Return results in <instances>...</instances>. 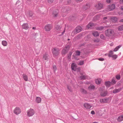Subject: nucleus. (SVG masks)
Masks as SVG:
<instances>
[{
	"label": "nucleus",
	"instance_id": "f257e3e1",
	"mask_svg": "<svg viewBox=\"0 0 123 123\" xmlns=\"http://www.w3.org/2000/svg\"><path fill=\"white\" fill-rule=\"evenodd\" d=\"M105 34L106 36L108 37L114 36L116 35L114 31L110 29L105 31Z\"/></svg>",
	"mask_w": 123,
	"mask_h": 123
},
{
	"label": "nucleus",
	"instance_id": "f03ea898",
	"mask_svg": "<svg viewBox=\"0 0 123 123\" xmlns=\"http://www.w3.org/2000/svg\"><path fill=\"white\" fill-rule=\"evenodd\" d=\"M27 116L28 117H31L34 115L35 113L34 110L32 109H30L27 111Z\"/></svg>",
	"mask_w": 123,
	"mask_h": 123
},
{
	"label": "nucleus",
	"instance_id": "7ed1b4c3",
	"mask_svg": "<svg viewBox=\"0 0 123 123\" xmlns=\"http://www.w3.org/2000/svg\"><path fill=\"white\" fill-rule=\"evenodd\" d=\"M59 49L57 48H55L53 49L52 52L53 56H57L60 53Z\"/></svg>",
	"mask_w": 123,
	"mask_h": 123
},
{
	"label": "nucleus",
	"instance_id": "20e7f679",
	"mask_svg": "<svg viewBox=\"0 0 123 123\" xmlns=\"http://www.w3.org/2000/svg\"><path fill=\"white\" fill-rule=\"evenodd\" d=\"M70 48V46L67 45L63 49L62 51V55H65L68 52Z\"/></svg>",
	"mask_w": 123,
	"mask_h": 123
},
{
	"label": "nucleus",
	"instance_id": "39448f33",
	"mask_svg": "<svg viewBox=\"0 0 123 123\" xmlns=\"http://www.w3.org/2000/svg\"><path fill=\"white\" fill-rule=\"evenodd\" d=\"M52 28V25L50 24H47L44 27V30L46 31H50Z\"/></svg>",
	"mask_w": 123,
	"mask_h": 123
},
{
	"label": "nucleus",
	"instance_id": "423d86ee",
	"mask_svg": "<svg viewBox=\"0 0 123 123\" xmlns=\"http://www.w3.org/2000/svg\"><path fill=\"white\" fill-rule=\"evenodd\" d=\"M113 51H109L108 56L110 57H112L113 59L115 60L117 58L118 56L116 54L113 55Z\"/></svg>",
	"mask_w": 123,
	"mask_h": 123
},
{
	"label": "nucleus",
	"instance_id": "0eeeda50",
	"mask_svg": "<svg viewBox=\"0 0 123 123\" xmlns=\"http://www.w3.org/2000/svg\"><path fill=\"white\" fill-rule=\"evenodd\" d=\"M13 112L15 114L18 115L21 113V111L19 107H17L14 109Z\"/></svg>",
	"mask_w": 123,
	"mask_h": 123
},
{
	"label": "nucleus",
	"instance_id": "6e6552de",
	"mask_svg": "<svg viewBox=\"0 0 123 123\" xmlns=\"http://www.w3.org/2000/svg\"><path fill=\"white\" fill-rule=\"evenodd\" d=\"M109 100V98H105L104 99H100L99 100V101L102 103H108Z\"/></svg>",
	"mask_w": 123,
	"mask_h": 123
},
{
	"label": "nucleus",
	"instance_id": "1a4fd4ad",
	"mask_svg": "<svg viewBox=\"0 0 123 123\" xmlns=\"http://www.w3.org/2000/svg\"><path fill=\"white\" fill-rule=\"evenodd\" d=\"M83 106L85 108L87 109H89L92 107L91 105L88 103H84L83 105Z\"/></svg>",
	"mask_w": 123,
	"mask_h": 123
},
{
	"label": "nucleus",
	"instance_id": "9d476101",
	"mask_svg": "<svg viewBox=\"0 0 123 123\" xmlns=\"http://www.w3.org/2000/svg\"><path fill=\"white\" fill-rule=\"evenodd\" d=\"M95 6L97 9L100 10L103 7V5L100 3H98L96 4Z\"/></svg>",
	"mask_w": 123,
	"mask_h": 123
},
{
	"label": "nucleus",
	"instance_id": "9b49d317",
	"mask_svg": "<svg viewBox=\"0 0 123 123\" xmlns=\"http://www.w3.org/2000/svg\"><path fill=\"white\" fill-rule=\"evenodd\" d=\"M115 8V5L112 4L111 5L108 6L107 7V9L109 11H111L114 9Z\"/></svg>",
	"mask_w": 123,
	"mask_h": 123
},
{
	"label": "nucleus",
	"instance_id": "f8f14e48",
	"mask_svg": "<svg viewBox=\"0 0 123 123\" xmlns=\"http://www.w3.org/2000/svg\"><path fill=\"white\" fill-rule=\"evenodd\" d=\"M22 27L23 29L25 30L28 29L29 28L28 24L27 23L23 24L22 25Z\"/></svg>",
	"mask_w": 123,
	"mask_h": 123
},
{
	"label": "nucleus",
	"instance_id": "ddd939ff",
	"mask_svg": "<svg viewBox=\"0 0 123 123\" xmlns=\"http://www.w3.org/2000/svg\"><path fill=\"white\" fill-rule=\"evenodd\" d=\"M48 59V54H45L43 56L42 60L43 61H47Z\"/></svg>",
	"mask_w": 123,
	"mask_h": 123
},
{
	"label": "nucleus",
	"instance_id": "4468645a",
	"mask_svg": "<svg viewBox=\"0 0 123 123\" xmlns=\"http://www.w3.org/2000/svg\"><path fill=\"white\" fill-rule=\"evenodd\" d=\"M76 68L77 65L75 63H74L72 64L71 68L72 70L76 71Z\"/></svg>",
	"mask_w": 123,
	"mask_h": 123
},
{
	"label": "nucleus",
	"instance_id": "2eb2a0df",
	"mask_svg": "<svg viewBox=\"0 0 123 123\" xmlns=\"http://www.w3.org/2000/svg\"><path fill=\"white\" fill-rule=\"evenodd\" d=\"M94 24L92 23H89L87 26V29H89V28H91L93 26L95 25Z\"/></svg>",
	"mask_w": 123,
	"mask_h": 123
},
{
	"label": "nucleus",
	"instance_id": "dca6fc26",
	"mask_svg": "<svg viewBox=\"0 0 123 123\" xmlns=\"http://www.w3.org/2000/svg\"><path fill=\"white\" fill-rule=\"evenodd\" d=\"M117 121L118 122H121L123 120V114L119 116L117 118Z\"/></svg>",
	"mask_w": 123,
	"mask_h": 123
},
{
	"label": "nucleus",
	"instance_id": "f3484780",
	"mask_svg": "<svg viewBox=\"0 0 123 123\" xmlns=\"http://www.w3.org/2000/svg\"><path fill=\"white\" fill-rule=\"evenodd\" d=\"M92 34L94 36L96 37L98 36L99 35L98 32L96 31H92Z\"/></svg>",
	"mask_w": 123,
	"mask_h": 123
},
{
	"label": "nucleus",
	"instance_id": "a211bd4d",
	"mask_svg": "<svg viewBox=\"0 0 123 123\" xmlns=\"http://www.w3.org/2000/svg\"><path fill=\"white\" fill-rule=\"evenodd\" d=\"M81 29L82 28L81 27L78 26L76 27L75 29V30L78 33L81 31Z\"/></svg>",
	"mask_w": 123,
	"mask_h": 123
},
{
	"label": "nucleus",
	"instance_id": "6ab92c4d",
	"mask_svg": "<svg viewBox=\"0 0 123 123\" xmlns=\"http://www.w3.org/2000/svg\"><path fill=\"white\" fill-rule=\"evenodd\" d=\"M58 11H53V17H56L58 16Z\"/></svg>",
	"mask_w": 123,
	"mask_h": 123
},
{
	"label": "nucleus",
	"instance_id": "aec40b11",
	"mask_svg": "<svg viewBox=\"0 0 123 123\" xmlns=\"http://www.w3.org/2000/svg\"><path fill=\"white\" fill-rule=\"evenodd\" d=\"M110 19L111 21L114 22H116L117 20V18L113 17H111Z\"/></svg>",
	"mask_w": 123,
	"mask_h": 123
},
{
	"label": "nucleus",
	"instance_id": "412c9836",
	"mask_svg": "<svg viewBox=\"0 0 123 123\" xmlns=\"http://www.w3.org/2000/svg\"><path fill=\"white\" fill-rule=\"evenodd\" d=\"M112 84V83L110 81H107L105 83V85L107 87H109L111 86Z\"/></svg>",
	"mask_w": 123,
	"mask_h": 123
},
{
	"label": "nucleus",
	"instance_id": "4be33fe9",
	"mask_svg": "<svg viewBox=\"0 0 123 123\" xmlns=\"http://www.w3.org/2000/svg\"><path fill=\"white\" fill-rule=\"evenodd\" d=\"M96 83L97 84H100L101 81V79L98 78L96 79L95 80Z\"/></svg>",
	"mask_w": 123,
	"mask_h": 123
},
{
	"label": "nucleus",
	"instance_id": "5701e85b",
	"mask_svg": "<svg viewBox=\"0 0 123 123\" xmlns=\"http://www.w3.org/2000/svg\"><path fill=\"white\" fill-rule=\"evenodd\" d=\"M36 102L38 103H40L41 101V98L39 97H37L36 98Z\"/></svg>",
	"mask_w": 123,
	"mask_h": 123
},
{
	"label": "nucleus",
	"instance_id": "b1692460",
	"mask_svg": "<svg viewBox=\"0 0 123 123\" xmlns=\"http://www.w3.org/2000/svg\"><path fill=\"white\" fill-rule=\"evenodd\" d=\"M1 43L2 45L4 46H7L8 44L7 42L5 40L2 41Z\"/></svg>",
	"mask_w": 123,
	"mask_h": 123
},
{
	"label": "nucleus",
	"instance_id": "393cba45",
	"mask_svg": "<svg viewBox=\"0 0 123 123\" xmlns=\"http://www.w3.org/2000/svg\"><path fill=\"white\" fill-rule=\"evenodd\" d=\"M67 87L68 90L71 92H72L73 89L72 86L70 85H68L67 86Z\"/></svg>",
	"mask_w": 123,
	"mask_h": 123
},
{
	"label": "nucleus",
	"instance_id": "a878e982",
	"mask_svg": "<svg viewBox=\"0 0 123 123\" xmlns=\"http://www.w3.org/2000/svg\"><path fill=\"white\" fill-rule=\"evenodd\" d=\"M108 94L107 91L102 92L101 93V95L102 96H106Z\"/></svg>",
	"mask_w": 123,
	"mask_h": 123
},
{
	"label": "nucleus",
	"instance_id": "bb28decb",
	"mask_svg": "<svg viewBox=\"0 0 123 123\" xmlns=\"http://www.w3.org/2000/svg\"><path fill=\"white\" fill-rule=\"evenodd\" d=\"M95 88V86L93 85H90L88 87V89L90 90L94 89Z\"/></svg>",
	"mask_w": 123,
	"mask_h": 123
},
{
	"label": "nucleus",
	"instance_id": "cd10ccee",
	"mask_svg": "<svg viewBox=\"0 0 123 123\" xmlns=\"http://www.w3.org/2000/svg\"><path fill=\"white\" fill-rule=\"evenodd\" d=\"M23 78L25 81H28V76L24 74L23 75Z\"/></svg>",
	"mask_w": 123,
	"mask_h": 123
},
{
	"label": "nucleus",
	"instance_id": "c85d7f7f",
	"mask_svg": "<svg viewBox=\"0 0 123 123\" xmlns=\"http://www.w3.org/2000/svg\"><path fill=\"white\" fill-rule=\"evenodd\" d=\"M121 88H119L118 89H116L113 90V93H116L120 92L121 90Z\"/></svg>",
	"mask_w": 123,
	"mask_h": 123
},
{
	"label": "nucleus",
	"instance_id": "c756f323",
	"mask_svg": "<svg viewBox=\"0 0 123 123\" xmlns=\"http://www.w3.org/2000/svg\"><path fill=\"white\" fill-rule=\"evenodd\" d=\"M80 92L82 93L86 94L87 93V91L84 89H81L80 90Z\"/></svg>",
	"mask_w": 123,
	"mask_h": 123
},
{
	"label": "nucleus",
	"instance_id": "7c9ffc66",
	"mask_svg": "<svg viewBox=\"0 0 123 123\" xmlns=\"http://www.w3.org/2000/svg\"><path fill=\"white\" fill-rule=\"evenodd\" d=\"M61 27H62L61 26L57 25L55 27V29L57 30L60 31L61 29Z\"/></svg>",
	"mask_w": 123,
	"mask_h": 123
},
{
	"label": "nucleus",
	"instance_id": "2f4dec72",
	"mask_svg": "<svg viewBox=\"0 0 123 123\" xmlns=\"http://www.w3.org/2000/svg\"><path fill=\"white\" fill-rule=\"evenodd\" d=\"M80 52L79 50L76 51L74 53V54L75 55H80Z\"/></svg>",
	"mask_w": 123,
	"mask_h": 123
},
{
	"label": "nucleus",
	"instance_id": "473e14b6",
	"mask_svg": "<svg viewBox=\"0 0 123 123\" xmlns=\"http://www.w3.org/2000/svg\"><path fill=\"white\" fill-rule=\"evenodd\" d=\"M121 47V46L120 45L117 47H116L114 49V51L116 52Z\"/></svg>",
	"mask_w": 123,
	"mask_h": 123
},
{
	"label": "nucleus",
	"instance_id": "72a5a7b5",
	"mask_svg": "<svg viewBox=\"0 0 123 123\" xmlns=\"http://www.w3.org/2000/svg\"><path fill=\"white\" fill-rule=\"evenodd\" d=\"M77 33L75 30H74L72 31L71 33V35L72 36H74V35Z\"/></svg>",
	"mask_w": 123,
	"mask_h": 123
},
{
	"label": "nucleus",
	"instance_id": "f704fd0d",
	"mask_svg": "<svg viewBox=\"0 0 123 123\" xmlns=\"http://www.w3.org/2000/svg\"><path fill=\"white\" fill-rule=\"evenodd\" d=\"M118 29L119 31L123 30V25L118 26Z\"/></svg>",
	"mask_w": 123,
	"mask_h": 123
},
{
	"label": "nucleus",
	"instance_id": "c9c22d12",
	"mask_svg": "<svg viewBox=\"0 0 123 123\" xmlns=\"http://www.w3.org/2000/svg\"><path fill=\"white\" fill-rule=\"evenodd\" d=\"M104 28V27L102 26H101L98 27L96 29L98 30L101 31Z\"/></svg>",
	"mask_w": 123,
	"mask_h": 123
},
{
	"label": "nucleus",
	"instance_id": "e433bc0d",
	"mask_svg": "<svg viewBox=\"0 0 123 123\" xmlns=\"http://www.w3.org/2000/svg\"><path fill=\"white\" fill-rule=\"evenodd\" d=\"M72 53L71 52H70L68 54V55H67V58H68V59H70L71 58V56L72 54Z\"/></svg>",
	"mask_w": 123,
	"mask_h": 123
},
{
	"label": "nucleus",
	"instance_id": "4c0bfd02",
	"mask_svg": "<svg viewBox=\"0 0 123 123\" xmlns=\"http://www.w3.org/2000/svg\"><path fill=\"white\" fill-rule=\"evenodd\" d=\"M86 76L85 75H82L80 77V79H84L86 78Z\"/></svg>",
	"mask_w": 123,
	"mask_h": 123
},
{
	"label": "nucleus",
	"instance_id": "58836bf2",
	"mask_svg": "<svg viewBox=\"0 0 123 123\" xmlns=\"http://www.w3.org/2000/svg\"><path fill=\"white\" fill-rule=\"evenodd\" d=\"M84 64V61H80L78 63V64L79 65H82Z\"/></svg>",
	"mask_w": 123,
	"mask_h": 123
},
{
	"label": "nucleus",
	"instance_id": "ea45409f",
	"mask_svg": "<svg viewBox=\"0 0 123 123\" xmlns=\"http://www.w3.org/2000/svg\"><path fill=\"white\" fill-rule=\"evenodd\" d=\"M27 15L28 17H30L32 16V14L31 13L29 12L27 14Z\"/></svg>",
	"mask_w": 123,
	"mask_h": 123
},
{
	"label": "nucleus",
	"instance_id": "a19ab883",
	"mask_svg": "<svg viewBox=\"0 0 123 123\" xmlns=\"http://www.w3.org/2000/svg\"><path fill=\"white\" fill-rule=\"evenodd\" d=\"M100 38L101 39H105V37L104 35L103 34H101L100 35Z\"/></svg>",
	"mask_w": 123,
	"mask_h": 123
},
{
	"label": "nucleus",
	"instance_id": "79ce46f5",
	"mask_svg": "<svg viewBox=\"0 0 123 123\" xmlns=\"http://www.w3.org/2000/svg\"><path fill=\"white\" fill-rule=\"evenodd\" d=\"M53 69L54 72H55V71L56 70V66H53Z\"/></svg>",
	"mask_w": 123,
	"mask_h": 123
},
{
	"label": "nucleus",
	"instance_id": "37998d69",
	"mask_svg": "<svg viewBox=\"0 0 123 123\" xmlns=\"http://www.w3.org/2000/svg\"><path fill=\"white\" fill-rule=\"evenodd\" d=\"M93 41H94L95 42L97 43L99 42V40L98 39H94L93 40Z\"/></svg>",
	"mask_w": 123,
	"mask_h": 123
},
{
	"label": "nucleus",
	"instance_id": "c03bdc74",
	"mask_svg": "<svg viewBox=\"0 0 123 123\" xmlns=\"http://www.w3.org/2000/svg\"><path fill=\"white\" fill-rule=\"evenodd\" d=\"M114 78L112 79V82H111L112 83V84H114L116 83V82L115 80H114Z\"/></svg>",
	"mask_w": 123,
	"mask_h": 123
},
{
	"label": "nucleus",
	"instance_id": "a18cd8bd",
	"mask_svg": "<svg viewBox=\"0 0 123 123\" xmlns=\"http://www.w3.org/2000/svg\"><path fill=\"white\" fill-rule=\"evenodd\" d=\"M116 78L117 80H119L120 78V76L119 75H117L116 77Z\"/></svg>",
	"mask_w": 123,
	"mask_h": 123
},
{
	"label": "nucleus",
	"instance_id": "49530a36",
	"mask_svg": "<svg viewBox=\"0 0 123 123\" xmlns=\"http://www.w3.org/2000/svg\"><path fill=\"white\" fill-rule=\"evenodd\" d=\"M108 18V19H109V18L108 17L107 18V17H104L103 18V19L104 20V22H105V20L107 19V18Z\"/></svg>",
	"mask_w": 123,
	"mask_h": 123
},
{
	"label": "nucleus",
	"instance_id": "de8ad7c7",
	"mask_svg": "<svg viewBox=\"0 0 123 123\" xmlns=\"http://www.w3.org/2000/svg\"><path fill=\"white\" fill-rule=\"evenodd\" d=\"M54 0H48V2L49 3H51Z\"/></svg>",
	"mask_w": 123,
	"mask_h": 123
},
{
	"label": "nucleus",
	"instance_id": "09e8293b",
	"mask_svg": "<svg viewBox=\"0 0 123 123\" xmlns=\"http://www.w3.org/2000/svg\"><path fill=\"white\" fill-rule=\"evenodd\" d=\"M98 60L100 61H104V59L103 58H99L98 59Z\"/></svg>",
	"mask_w": 123,
	"mask_h": 123
},
{
	"label": "nucleus",
	"instance_id": "8fccbe9b",
	"mask_svg": "<svg viewBox=\"0 0 123 123\" xmlns=\"http://www.w3.org/2000/svg\"><path fill=\"white\" fill-rule=\"evenodd\" d=\"M91 113L92 114H95V112L94 111H91Z\"/></svg>",
	"mask_w": 123,
	"mask_h": 123
},
{
	"label": "nucleus",
	"instance_id": "3c124183",
	"mask_svg": "<svg viewBox=\"0 0 123 123\" xmlns=\"http://www.w3.org/2000/svg\"><path fill=\"white\" fill-rule=\"evenodd\" d=\"M106 2L108 3H110L111 1V0H106Z\"/></svg>",
	"mask_w": 123,
	"mask_h": 123
},
{
	"label": "nucleus",
	"instance_id": "603ef678",
	"mask_svg": "<svg viewBox=\"0 0 123 123\" xmlns=\"http://www.w3.org/2000/svg\"><path fill=\"white\" fill-rule=\"evenodd\" d=\"M120 2L121 4H123V0H120Z\"/></svg>",
	"mask_w": 123,
	"mask_h": 123
},
{
	"label": "nucleus",
	"instance_id": "864d4df0",
	"mask_svg": "<svg viewBox=\"0 0 123 123\" xmlns=\"http://www.w3.org/2000/svg\"><path fill=\"white\" fill-rule=\"evenodd\" d=\"M32 29L33 30H36V28L35 27H34L32 28Z\"/></svg>",
	"mask_w": 123,
	"mask_h": 123
},
{
	"label": "nucleus",
	"instance_id": "5fc2aeb1",
	"mask_svg": "<svg viewBox=\"0 0 123 123\" xmlns=\"http://www.w3.org/2000/svg\"><path fill=\"white\" fill-rule=\"evenodd\" d=\"M120 22H123V19L120 20Z\"/></svg>",
	"mask_w": 123,
	"mask_h": 123
},
{
	"label": "nucleus",
	"instance_id": "6e6d98bb",
	"mask_svg": "<svg viewBox=\"0 0 123 123\" xmlns=\"http://www.w3.org/2000/svg\"><path fill=\"white\" fill-rule=\"evenodd\" d=\"M121 9L123 10V6H122L121 7Z\"/></svg>",
	"mask_w": 123,
	"mask_h": 123
},
{
	"label": "nucleus",
	"instance_id": "4d7b16f0",
	"mask_svg": "<svg viewBox=\"0 0 123 123\" xmlns=\"http://www.w3.org/2000/svg\"><path fill=\"white\" fill-rule=\"evenodd\" d=\"M113 45V44L112 43H111L110 44V45L111 46H112Z\"/></svg>",
	"mask_w": 123,
	"mask_h": 123
},
{
	"label": "nucleus",
	"instance_id": "13d9d810",
	"mask_svg": "<svg viewBox=\"0 0 123 123\" xmlns=\"http://www.w3.org/2000/svg\"><path fill=\"white\" fill-rule=\"evenodd\" d=\"M77 0L78 1H81L82 0Z\"/></svg>",
	"mask_w": 123,
	"mask_h": 123
},
{
	"label": "nucleus",
	"instance_id": "bf43d9fd",
	"mask_svg": "<svg viewBox=\"0 0 123 123\" xmlns=\"http://www.w3.org/2000/svg\"><path fill=\"white\" fill-rule=\"evenodd\" d=\"M79 60V58H78V59H77L76 60Z\"/></svg>",
	"mask_w": 123,
	"mask_h": 123
},
{
	"label": "nucleus",
	"instance_id": "052dcab7",
	"mask_svg": "<svg viewBox=\"0 0 123 123\" xmlns=\"http://www.w3.org/2000/svg\"><path fill=\"white\" fill-rule=\"evenodd\" d=\"M70 40V39H69V38H68V41H69V40Z\"/></svg>",
	"mask_w": 123,
	"mask_h": 123
}]
</instances>
